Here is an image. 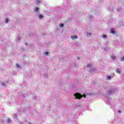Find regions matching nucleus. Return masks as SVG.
<instances>
[{"label":"nucleus","mask_w":124,"mask_h":124,"mask_svg":"<svg viewBox=\"0 0 124 124\" xmlns=\"http://www.w3.org/2000/svg\"><path fill=\"white\" fill-rule=\"evenodd\" d=\"M2 85L3 86V87H6V84L3 82L2 83Z\"/></svg>","instance_id":"obj_15"},{"label":"nucleus","mask_w":124,"mask_h":124,"mask_svg":"<svg viewBox=\"0 0 124 124\" xmlns=\"http://www.w3.org/2000/svg\"><path fill=\"white\" fill-rule=\"evenodd\" d=\"M78 60H79V57H78Z\"/></svg>","instance_id":"obj_30"},{"label":"nucleus","mask_w":124,"mask_h":124,"mask_svg":"<svg viewBox=\"0 0 124 124\" xmlns=\"http://www.w3.org/2000/svg\"><path fill=\"white\" fill-rule=\"evenodd\" d=\"M111 58L112 59V60H116V56L112 55L111 56Z\"/></svg>","instance_id":"obj_11"},{"label":"nucleus","mask_w":124,"mask_h":124,"mask_svg":"<svg viewBox=\"0 0 124 124\" xmlns=\"http://www.w3.org/2000/svg\"><path fill=\"white\" fill-rule=\"evenodd\" d=\"M89 18H90V19H92L93 18V16H90Z\"/></svg>","instance_id":"obj_23"},{"label":"nucleus","mask_w":124,"mask_h":124,"mask_svg":"<svg viewBox=\"0 0 124 124\" xmlns=\"http://www.w3.org/2000/svg\"><path fill=\"white\" fill-rule=\"evenodd\" d=\"M6 122H7V123H8H8H10V122H11V120H10V119H8L6 120Z\"/></svg>","instance_id":"obj_14"},{"label":"nucleus","mask_w":124,"mask_h":124,"mask_svg":"<svg viewBox=\"0 0 124 124\" xmlns=\"http://www.w3.org/2000/svg\"><path fill=\"white\" fill-rule=\"evenodd\" d=\"M20 124H22V123H21Z\"/></svg>","instance_id":"obj_33"},{"label":"nucleus","mask_w":124,"mask_h":124,"mask_svg":"<svg viewBox=\"0 0 124 124\" xmlns=\"http://www.w3.org/2000/svg\"><path fill=\"white\" fill-rule=\"evenodd\" d=\"M40 2H41V1H39V0H37L36 1L37 4H38V3H40Z\"/></svg>","instance_id":"obj_13"},{"label":"nucleus","mask_w":124,"mask_h":124,"mask_svg":"<svg viewBox=\"0 0 124 124\" xmlns=\"http://www.w3.org/2000/svg\"><path fill=\"white\" fill-rule=\"evenodd\" d=\"M49 54V52H45L44 53V55L45 56H48V55Z\"/></svg>","instance_id":"obj_12"},{"label":"nucleus","mask_w":124,"mask_h":124,"mask_svg":"<svg viewBox=\"0 0 124 124\" xmlns=\"http://www.w3.org/2000/svg\"><path fill=\"white\" fill-rule=\"evenodd\" d=\"M105 99L107 100V102L110 103V101H111V98H110L109 97H108L107 96H105Z\"/></svg>","instance_id":"obj_4"},{"label":"nucleus","mask_w":124,"mask_h":124,"mask_svg":"<svg viewBox=\"0 0 124 124\" xmlns=\"http://www.w3.org/2000/svg\"><path fill=\"white\" fill-rule=\"evenodd\" d=\"M75 67H77V66H76V65H75Z\"/></svg>","instance_id":"obj_31"},{"label":"nucleus","mask_w":124,"mask_h":124,"mask_svg":"<svg viewBox=\"0 0 124 124\" xmlns=\"http://www.w3.org/2000/svg\"><path fill=\"white\" fill-rule=\"evenodd\" d=\"M34 12H36V13H38L39 12V8L38 7H35V10H34Z\"/></svg>","instance_id":"obj_6"},{"label":"nucleus","mask_w":124,"mask_h":124,"mask_svg":"<svg viewBox=\"0 0 124 124\" xmlns=\"http://www.w3.org/2000/svg\"><path fill=\"white\" fill-rule=\"evenodd\" d=\"M44 76L46 78H48V75H44Z\"/></svg>","instance_id":"obj_21"},{"label":"nucleus","mask_w":124,"mask_h":124,"mask_svg":"<svg viewBox=\"0 0 124 124\" xmlns=\"http://www.w3.org/2000/svg\"><path fill=\"white\" fill-rule=\"evenodd\" d=\"M16 67H17L18 68H19V67H20V65H19V64H16Z\"/></svg>","instance_id":"obj_18"},{"label":"nucleus","mask_w":124,"mask_h":124,"mask_svg":"<svg viewBox=\"0 0 124 124\" xmlns=\"http://www.w3.org/2000/svg\"><path fill=\"white\" fill-rule=\"evenodd\" d=\"M110 33H112L113 34H115V31H114L113 29H111L110 30Z\"/></svg>","instance_id":"obj_9"},{"label":"nucleus","mask_w":124,"mask_h":124,"mask_svg":"<svg viewBox=\"0 0 124 124\" xmlns=\"http://www.w3.org/2000/svg\"><path fill=\"white\" fill-rule=\"evenodd\" d=\"M95 69H93L92 70V71H95Z\"/></svg>","instance_id":"obj_26"},{"label":"nucleus","mask_w":124,"mask_h":124,"mask_svg":"<svg viewBox=\"0 0 124 124\" xmlns=\"http://www.w3.org/2000/svg\"><path fill=\"white\" fill-rule=\"evenodd\" d=\"M108 11H110V12H112V11H113V9H112V10L108 9Z\"/></svg>","instance_id":"obj_25"},{"label":"nucleus","mask_w":124,"mask_h":124,"mask_svg":"<svg viewBox=\"0 0 124 124\" xmlns=\"http://www.w3.org/2000/svg\"><path fill=\"white\" fill-rule=\"evenodd\" d=\"M25 44H26V45H28V44H27V43H25Z\"/></svg>","instance_id":"obj_29"},{"label":"nucleus","mask_w":124,"mask_h":124,"mask_svg":"<svg viewBox=\"0 0 124 124\" xmlns=\"http://www.w3.org/2000/svg\"><path fill=\"white\" fill-rule=\"evenodd\" d=\"M118 113H122V111L121 110H118Z\"/></svg>","instance_id":"obj_28"},{"label":"nucleus","mask_w":124,"mask_h":124,"mask_svg":"<svg viewBox=\"0 0 124 124\" xmlns=\"http://www.w3.org/2000/svg\"><path fill=\"white\" fill-rule=\"evenodd\" d=\"M29 124H31V123H29Z\"/></svg>","instance_id":"obj_32"},{"label":"nucleus","mask_w":124,"mask_h":124,"mask_svg":"<svg viewBox=\"0 0 124 124\" xmlns=\"http://www.w3.org/2000/svg\"><path fill=\"white\" fill-rule=\"evenodd\" d=\"M92 66H93V64H88L87 67L88 68H91V67H92Z\"/></svg>","instance_id":"obj_7"},{"label":"nucleus","mask_w":124,"mask_h":124,"mask_svg":"<svg viewBox=\"0 0 124 124\" xmlns=\"http://www.w3.org/2000/svg\"><path fill=\"white\" fill-rule=\"evenodd\" d=\"M121 10H122V8H118L117 9V11H121Z\"/></svg>","instance_id":"obj_20"},{"label":"nucleus","mask_w":124,"mask_h":124,"mask_svg":"<svg viewBox=\"0 0 124 124\" xmlns=\"http://www.w3.org/2000/svg\"><path fill=\"white\" fill-rule=\"evenodd\" d=\"M115 93V89H113L108 92V94H109V95H111V94H112V93Z\"/></svg>","instance_id":"obj_3"},{"label":"nucleus","mask_w":124,"mask_h":124,"mask_svg":"<svg viewBox=\"0 0 124 124\" xmlns=\"http://www.w3.org/2000/svg\"><path fill=\"white\" fill-rule=\"evenodd\" d=\"M114 76H115V74H114V73L112 74V76H108L107 77V80H111V79H112V78H113L114 77Z\"/></svg>","instance_id":"obj_2"},{"label":"nucleus","mask_w":124,"mask_h":124,"mask_svg":"<svg viewBox=\"0 0 124 124\" xmlns=\"http://www.w3.org/2000/svg\"><path fill=\"white\" fill-rule=\"evenodd\" d=\"M102 37L103 38H106L107 37V36L106 35H103Z\"/></svg>","instance_id":"obj_16"},{"label":"nucleus","mask_w":124,"mask_h":124,"mask_svg":"<svg viewBox=\"0 0 124 124\" xmlns=\"http://www.w3.org/2000/svg\"><path fill=\"white\" fill-rule=\"evenodd\" d=\"M60 28H62L63 27V24H61L60 25Z\"/></svg>","instance_id":"obj_19"},{"label":"nucleus","mask_w":124,"mask_h":124,"mask_svg":"<svg viewBox=\"0 0 124 124\" xmlns=\"http://www.w3.org/2000/svg\"><path fill=\"white\" fill-rule=\"evenodd\" d=\"M9 21V20L8 18L6 19L5 23H7Z\"/></svg>","instance_id":"obj_22"},{"label":"nucleus","mask_w":124,"mask_h":124,"mask_svg":"<svg viewBox=\"0 0 124 124\" xmlns=\"http://www.w3.org/2000/svg\"><path fill=\"white\" fill-rule=\"evenodd\" d=\"M71 38L73 40H74V39H77L78 37L77 36V35H73L71 36Z\"/></svg>","instance_id":"obj_5"},{"label":"nucleus","mask_w":124,"mask_h":124,"mask_svg":"<svg viewBox=\"0 0 124 124\" xmlns=\"http://www.w3.org/2000/svg\"><path fill=\"white\" fill-rule=\"evenodd\" d=\"M74 96L76 97V99H81L82 97H86V94H83L82 95L80 93H76L74 94Z\"/></svg>","instance_id":"obj_1"},{"label":"nucleus","mask_w":124,"mask_h":124,"mask_svg":"<svg viewBox=\"0 0 124 124\" xmlns=\"http://www.w3.org/2000/svg\"><path fill=\"white\" fill-rule=\"evenodd\" d=\"M17 118V115H15V119H16Z\"/></svg>","instance_id":"obj_24"},{"label":"nucleus","mask_w":124,"mask_h":124,"mask_svg":"<svg viewBox=\"0 0 124 124\" xmlns=\"http://www.w3.org/2000/svg\"><path fill=\"white\" fill-rule=\"evenodd\" d=\"M115 71L117 73H119V74H120L121 73V70H120V69H119V68L117 69Z\"/></svg>","instance_id":"obj_8"},{"label":"nucleus","mask_w":124,"mask_h":124,"mask_svg":"<svg viewBox=\"0 0 124 124\" xmlns=\"http://www.w3.org/2000/svg\"><path fill=\"white\" fill-rule=\"evenodd\" d=\"M39 19H42L43 18V16L42 15H39L38 16Z\"/></svg>","instance_id":"obj_10"},{"label":"nucleus","mask_w":124,"mask_h":124,"mask_svg":"<svg viewBox=\"0 0 124 124\" xmlns=\"http://www.w3.org/2000/svg\"><path fill=\"white\" fill-rule=\"evenodd\" d=\"M87 36H90L92 35V33H87Z\"/></svg>","instance_id":"obj_17"},{"label":"nucleus","mask_w":124,"mask_h":124,"mask_svg":"<svg viewBox=\"0 0 124 124\" xmlns=\"http://www.w3.org/2000/svg\"><path fill=\"white\" fill-rule=\"evenodd\" d=\"M20 37H18V38H17V40H20Z\"/></svg>","instance_id":"obj_27"}]
</instances>
